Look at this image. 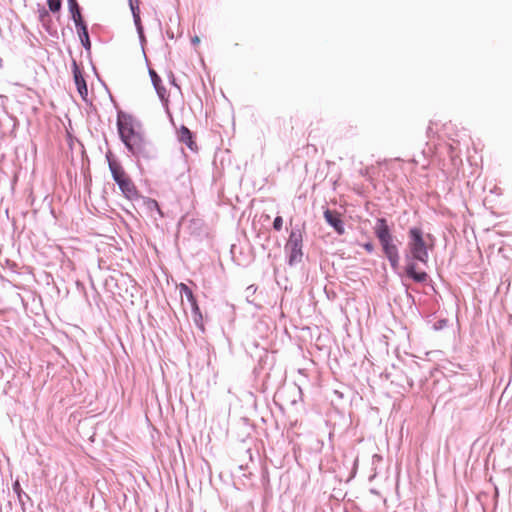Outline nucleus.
Listing matches in <instances>:
<instances>
[{
  "instance_id": "obj_6",
  "label": "nucleus",
  "mask_w": 512,
  "mask_h": 512,
  "mask_svg": "<svg viewBox=\"0 0 512 512\" xmlns=\"http://www.w3.org/2000/svg\"><path fill=\"white\" fill-rule=\"evenodd\" d=\"M117 185L119 186L121 192L127 199L136 200L137 198H139L138 191L129 177H126L122 181H118Z\"/></svg>"
},
{
  "instance_id": "obj_14",
  "label": "nucleus",
  "mask_w": 512,
  "mask_h": 512,
  "mask_svg": "<svg viewBox=\"0 0 512 512\" xmlns=\"http://www.w3.org/2000/svg\"><path fill=\"white\" fill-rule=\"evenodd\" d=\"M76 29H77L79 38L81 40L82 46L86 50H89L91 47V42H90V38H89L87 25L85 23L80 24L79 26H76Z\"/></svg>"
},
{
  "instance_id": "obj_15",
  "label": "nucleus",
  "mask_w": 512,
  "mask_h": 512,
  "mask_svg": "<svg viewBox=\"0 0 512 512\" xmlns=\"http://www.w3.org/2000/svg\"><path fill=\"white\" fill-rule=\"evenodd\" d=\"M13 491L17 494V498L22 509L25 510L26 501L31 500L30 496L21 489L19 481H15L13 483Z\"/></svg>"
},
{
  "instance_id": "obj_24",
  "label": "nucleus",
  "mask_w": 512,
  "mask_h": 512,
  "mask_svg": "<svg viewBox=\"0 0 512 512\" xmlns=\"http://www.w3.org/2000/svg\"><path fill=\"white\" fill-rule=\"evenodd\" d=\"M430 133H432V128L429 126L428 129H427L428 136L430 135Z\"/></svg>"
},
{
  "instance_id": "obj_12",
  "label": "nucleus",
  "mask_w": 512,
  "mask_h": 512,
  "mask_svg": "<svg viewBox=\"0 0 512 512\" xmlns=\"http://www.w3.org/2000/svg\"><path fill=\"white\" fill-rule=\"evenodd\" d=\"M107 158H109L107 156ZM109 161V169L111 171V174H112V177H113V180L118 184V181H122L123 179H125L126 177H128L125 173V171L123 170L122 166L114 161V160H110L108 159Z\"/></svg>"
},
{
  "instance_id": "obj_19",
  "label": "nucleus",
  "mask_w": 512,
  "mask_h": 512,
  "mask_svg": "<svg viewBox=\"0 0 512 512\" xmlns=\"http://www.w3.org/2000/svg\"><path fill=\"white\" fill-rule=\"evenodd\" d=\"M283 227V219L281 216H276L274 221H273V228L276 230V231H280Z\"/></svg>"
},
{
  "instance_id": "obj_21",
  "label": "nucleus",
  "mask_w": 512,
  "mask_h": 512,
  "mask_svg": "<svg viewBox=\"0 0 512 512\" xmlns=\"http://www.w3.org/2000/svg\"><path fill=\"white\" fill-rule=\"evenodd\" d=\"M447 321L445 319L439 320L435 325L434 329L439 330L442 329L446 325Z\"/></svg>"
},
{
  "instance_id": "obj_8",
  "label": "nucleus",
  "mask_w": 512,
  "mask_h": 512,
  "mask_svg": "<svg viewBox=\"0 0 512 512\" xmlns=\"http://www.w3.org/2000/svg\"><path fill=\"white\" fill-rule=\"evenodd\" d=\"M129 6L133 15L134 24L137 29V33L139 35L140 40L143 42L145 40L144 38V31L141 24L140 19V11L138 6V0H129Z\"/></svg>"
},
{
  "instance_id": "obj_18",
  "label": "nucleus",
  "mask_w": 512,
  "mask_h": 512,
  "mask_svg": "<svg viewBox=\"0 0 512 512\" xmlns=\"http://www.w3.org/2000/svg\"><path fill=\"white\" fill-rule=\"evenodd\" d=\"M49 10L53 13L59 12L61 9V0H47Z\"/></svg>"
},
{
  "instance_id": "obj_22",
  "label": "nucleus",
  "mask_w": 512,
  "mask_h": 512,
  "mask_svg": "<svg viewBox=\"0 0 512 512\" xmlns=\"http://www.w3.org/2000/svg\"><path fill=\"white\" fill-rule=\"evenodd\" d=\"M50 16H49V13L48 11L46 10H43L41 13H40V20L42 22H44L46 19H48Z\"/></svg>"
},
{
  "instance_id": "obj_23",
  "label": "nucleus",
  "mask_w": 512,
  "mask_h": 512,
  "mask_svg": "<svg viewBox=\"0 0 512 512\" xmlns=\"http://www.w3.org/2000/svg\"><path fill=\"white\" fill-rule=\"evenodd\" d=\"M191 41H192V44H194V45H195V44H198V43L200 42V39H199V37H198V36H195L194 38H192V40H191Z\"/></svg>"
},
{
  "instance_id": "obj_3",
  "label": "nucleus",
  "mask_w": 512,
  "mask_h": 512,
  "mask_svg": "<svg viewBox=\"0 0 512 512\" xmlns=\"http://www.w3.org/2000/svg\"><path fill=\"white\" fill-rule=\"evenodd\" d=\"M374 234L379 240L382 251L393 269H397L400 262L399 248L397 239L391 233L385 218H377L373 227Z\"/></svg>"
},
{
  "instance_id": "obj_2",
  "label": "nucleus",
  "mask_w": 512,
  "mask_h": 512,
  "mask_svg": "<svg viewBox=\"0 0 512 512\" xmlns=\"http://www.w3.org/2000/svg\"><path fill=\"white\" fill-rule=\"evenodd\" d=\"M430 234H424L420 227H411L408 230V241L405 250L406 275L417 283H424L428 278L426 272L416 271V261L426 265L429 260L428 244L425 238Z\"/></svg>"
},
{
  "instance_id": "obj_11",
  "label": "nucleus",
  "mask_w": 512,
  "mask_h": 512,
  "mask_svg": "<svg viewBox=\"0 0 512 512\" xmlns=\"http://www.w3.org/2000/svg\"><path fill=\"white\" fill-rule=\"evenodd\" d=\"M68 9L71 14V17L75 23V26H79L80 24L85 23L81 14V8L77 2V0H67Z\"/></svg>"
},
{
  "instance_id": "obj_13",
  "label": "nucleus",
  "mask_w": 512,
  "mask_h": 512,
  "mask_svg": "<svg viewBox=\"0 0 512 512\" xmlns=\"http://www.w3.org/2000/svg\"><path fill=\"white\" fill-rule=\"evenodd\" d=\"M136 200H140L147 211H149L151 213L157 212L160 217H163V213H162V211L159 207V204L156 200L149 198V197H144L141 195H139V198H137Z\"/></svg>"
},
{
  "instance_id": "obj_16",
  "label": "nucleus",
  "mask_w": 512,
  "mask_h": 512,
  "mask_svg": "<svg viewBox=\"0 0 512 512\" xmlns=\"http://www.w3.org/2000/svg\"><path fill=\"white\" fill-rule=\"evenodd\" d=\"M180 292L182 296L186 297L187 301L190 303L191 308L193 307V304H197L196 298L194 297L192 290L187 285L181 284Z\"/></svg>"
},
{
  "instance_id": "obj_20",
  "label": "nucleus",
  "mask_w": 512,
  "mask_h": 512,
  "mask_svg": "<svg viewBox=\"0 0 512 512\" xmlns=\"http://www.w3.org/2000/svg\"><path fill=\"white\" fill-rule=\"evenodd\" d=\"M362 246H363V248H364L368 253H373V252H374V245H373V243H371V242H367V243H364Z\"/></svg>"
},
{
  "instance_id": "obj_10",
  "label": "nucleus",
  "mask_w": 512,
  "mask_h": 512,
  "mask_svg": "<svg viewBox=\"0 0 512 512\" xmlns=\"http://www.w3.org/2000/svg\"><path fill=\"white\" fill-rule=\"evenodd\" d=\"M178 140L187 145V147L191 150L196 148V144L193 141L192 132L184 125L180 127L177 132Z\"/></svg>"
},
{
  "instance_id": "obj_4",
  "label": "nucleus",
  "mask_w": 512,
  "mask_h": 512,
  "mask_svg": "<svg viewBox=\"0 0 512 512\" xmlns=\"http://www.w3.org/2000/svg\"><path fill=\"white\" fill-rule=\"evenodd\" d=\"M284 250L289 266H296L302 262L304 256L303 233L299 227H294L290 231Z\"/></svg>"
},
{
  "instance_id": "obj_1",
  "label": "nucleus",
  "mask_w": 512,
  "mask_h": 512,
  "mask_svg": "<svg viewBox=\"0 0 512 512\" xmlns=\"http://www.w3.org/2000/svg\"><path fill=\"white\" fill-rule=\"evenodd\" d=\"M117 127L122 142L134 157L138 159H151L155 156L153 146L146 140L139 121L134 117L119 114Z\"/></svg>"
},
{
  "instance_id": "obj_9",
  "label": "nucleus",
  "mask_w": 512,
  "mask_h": 512,
  "mask_svg": "<svg viewBox=\"0 0 512 512\" xmlns=\"http://www.w3.org/2000/svg\"><path fill=\"white\" fill-rule=\"evenodd\" d=\"M149 75L159 98L162 101H167L166 88L162 85V80L160 76L153 69H149Z\"/></svg>"
},
{
  "instance_id": "obj_17",
  "label": "nucleus",
  "mask_w": 512,
  "mask_h": 512,
  "mask_svg": "<svg viewBox=\"0 0 512 512\" xmlns=\"http://www.w3.org/2000/svg\"><path fill=\"white\" fill-rule=\"evenodd\" d=\"M192 314H193V320L195 324L202 328V314L200 312V308L198 304H193V307L191 308Z\"/></svg>"
},
{
  "instance_id": "obj_5",
  "label": "nucleus",
  "mask_w": 512,
  "mask_h": 512,
  "mask_svg": "<svg viewBox=\"0 0 512 512\" xmlns=\"http://www.w3.org/2000/svg\"><path fill=\"white\" fill-rule=\"evenodd\" d=\"M324 218L338 235H343L345 233V225L339 212L326 209L324 211Z\"/></svg>"
},
{
  "instance_id": "obj_7",
  "label": "nucleus",
  "mask_w": 512,
  "mask_h": 512,
  "mask_svg": "<svg viewBox=\"0 0 512 512\" xmlns=\"http://www.w3.org/2000/svg\"><path fill=\"white\" fill-rule=\"evenodd\" d=\"M73 76H74V81H75V84H76V87H77V90H78L80 96L82 97L83 100H86V98L88 96L87 84H86V81H85L80 69L78 68V66L75 62L73 65Z\"/></svg>"
}]
</instances>
